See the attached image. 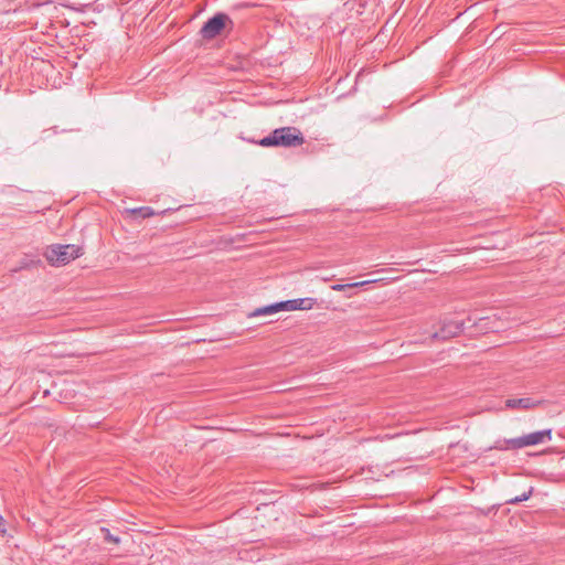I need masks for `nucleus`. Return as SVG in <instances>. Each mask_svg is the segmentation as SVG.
<instances>
[{"label": "nucleus", "mask_w": 565, "mask_h": 565, "mask_svg": "<svg viewBox=\"0 0 565 565\" xmlns=\"http://www.w3.org/2000/svg\"><path fill=\"white\" fill-rule=\"evenodd\" d=\"M103 532H105V540L107 542L118 544L120 542V539L118 536L113 535L108 529H102Z\"/></svg>", "instance_id": "obj_12"}, {"label": "nucleus", "mask_w": 565, "mask_h": 565, "mask_svg": "<svg viewBox=\"0 0 565 565\" xmlns=\"http://www.w3.org/2000/svg\"><path fill=\"white\" fill-rule=\"evenodd\" d=\"M41 260L38 257L25 256L21 259L19 269H25L40 264Z\"/></svg>", "instance_id": "obj_9"}, {"label": "nucleus", "mask_w": 565, "mask_h": 565, "mask_svg": "<svg viewBox=\"0 0 565 565\" xmlns=\"http://www.w3.org/2000/svg\"><path fill=\"white\" fill-rule=\"evenodd\" d=\"M279 311H282L281 302H275L270 303L264 307L256 308L252 312L248 313L249 318H256V317H263V316H269L275 315Z\"/></svg>", "instance_id": "obj_8"}, {"label": "nucleus", "mask_w": 565, "mask_h": 565, "mask_svg": "<svg viewBox=\"0 0 565 565\" xmlns=\"http://www.w3.org/2000/svg\"><path fill=\"white\" fill-rule=\"evenodd\" d=\"M81 255H83V249L75 244L51 245L44 253L46 260L53 266H64Z\"/></svg>", "instance_id": "obj_3"}, {"label": "nucleus", "mask_w": 565, "mask_h": 565, "mask_svg": "<svg viewBox=\"0 0 565 565\" xmlns=\"http://www.w3.org/2000/svg\"><path fill=\"white\" fill-rule=\"evenodd\" d=\"M372 282L371 280H364V281H358V282H351L350 288H356V287H363Z\"/></svg>", "instance_id": "obj_14"}, {"label": "nucleus", "mask_w": 565, "mask_h": 565, "mask_svg": "<svg viewBox=\"0 0 565 565\" xmlns=\"http://www.w3.org/2000/svg\"><path fill=\"white\" fill-rule=\"evenodd\" d=\"M488 318H480L478 322L472 321V319L469 317L467 320H452V319H445L440 321V327L438 330L429 331L427 332V338L422 339L420 341L429 340H448L454 337L459 335L461 332H463L466 329L471 328L472 326H476L479 331L488 332L491 331L492 328L488 327ZM426 334V332L424 333Z\"/></svg>", "instance_id": "obj_1"}, {"label": "nucleus", "mask_w": 565, "mask_h": 565, "mask_svg": "<svg viewBox=\"0 0 565 565\" xmlns=\"http://www.w3.org/2000/svg\"><path fill=\"white\" fill-rule=\"evenodd\" d=\"M552 439V430L544 429L539 431H533L527 435H523L521 437L511 438L504 440L505 447L497 446L498 449H521L527 446H535L543 444L545 440Z\"/></svg>", "instance_id": "obj_4"}, {"label": "nucleus", "mask_w": 565, "mask_h": 565, "mask_svg": "<svg viewBox=\"0 0 565 565\" xmlns=\"http://www.w3.org/2000/svg\"><path fill=\"white\" fill-rule=\"evenodd\" d=\"M531 494H532V490H529L527 492H524V493H522L521 495H518V497H514V498H512V499L508 500V501H507V503H509V504H518V503H521V502H523V501L529 500V499H530V497H531Z\"/></svg>", "instance_id": "obj_10"}, {"label": "nucleus", "mask_w": 565, "mask_h": 565, "mask_svg": "<svg viewBox=\"0 0 565 565\" xmlns=\"http://www.w3.org/2000/svg\"><path fill=\"white\" fill-rule=\"evenodd\" d=\"M134 213H140L143 217H148L154 214L153 210L149 206H142L139 209L132 210Z\"/></svg>", "instance_id": "obj_11"}, {"label": "nucleus", "mask_w": 565, "mask_h": 565, "mask_svg": "<svg viewBox=\"0 0 565 565\" xmlns=\"http://www.w3.org/2000/svg\"><path fill=\"white\" fill-rule=\"evenodd\" d=\"M541 404V401L533 399L531 397H522V398H509L505 401V406L508 408H521V409H530Z\"/></svg>", "instance_id": "obj_7"}, {"label": "nucleus", "mask_w": 565, "mask_h": 565, "mask_svg": "<svg viewBox=\"0 0 565 565\" xmlns=\"http://www.w3.org/2000/svg\"><path fill=\"white\" fill-rule=\"evenodd\" d=\"M305 142L302 132L296 127H280L274 129L268 136L257 143L262 147H285L292 148Z\"/></svg>", "instance_id": "obj_2"}, {"label": "nucleus", "mask_w": 565, "mask_h": 565, "mask_svg": "<svg viewBox=\"0 0 565 565\" xmlns=\"http://www.w3.org/2000/svg\"><path fill=\"white\" fill-rule=\"evenodd\" d=\"M6 532V527H4V520L3 518L0 515V533H4Z\"/></svg>", "instance_id": "obj_15"}, {"label": "nucleus", "mask_w": 565, "mask_h": 565, "mask_svg": "<svg viewBox=\"0 0 565 565\" xmlns=\"http://www.w3.org/2000/svg\"><path fill=\"white\" fill-rule=\"evenodd\" d=\"M281 302L282 311H296V310H310L316 305L317 300L315 298L306 297V298H297L284 300Z\"/></svg>", "instance_id": "obj_6"}, {"label": "nucleus", "mask_w": 565, "mask_h": 565, "mask_svg": "<svg viewBox=\"0 0 565 565\" xmlns=\"http://www.w3.org/2000/svg\"><path fill=\"white\" fill-rule=\"evenodd\" d=\"M227 26L233 29L234 23L232 19L224 12H217L202 25L200 34L204 40H212L220 35L222 30Z\"/></svg>", "instance_id": "obj_5"}, {"label": "nucleus", "mask_w": 565, "mask_h": 565, "mask_svg": "<svg viewBox=\"0 0 565 565\" xmlns=\"http://www.w3.org/2000/svg\"><path fill=\"white\" fill-rule=\"evenodd\" d=\"M331 289L335 291H344L350 289V284H335L331 286Z\"/></svg>", "instance_id": "obj_13"}]
</instances>
